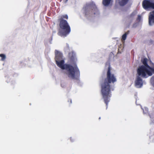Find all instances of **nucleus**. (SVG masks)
<instances>
[{"label":"nucleus","instance_id":"6ab92c4d","mask_svg":"<svg viewBox=\"0 0 154 154\" xmlns=\"http://www.w3.org/2000/svg\"><path fill=\"white\" fill-rule=\"evenodd\" d=\"M99 119H100V117H99Z\"/></svg>","mask_w":154,"mask_h":154},{"label":"nucleus","instance_id":"9b49d317","mask_svg":"<svg viewBox=\"0 0 154 154\" xmlns=\"http://www.w3.org/2000/svg\"><path fill=\"white\" fill-rule=\"evenodd\" d=\"M129 0H118V2L120 5L123 6L126 5Z\"/></svg>","mask_w":154,"mask_h":154},{"label":"nucleus","instance_id":"0eeeda50","mask_svg":"<svg viewBox=\"0 0 154 154\" xmlns=\"http://www.w3.org/2000/svg\"><path fill=\"white\" fill-rule=\"evenodd\" d=\"M55 60L56 62L62 60L63 55L61 53L57 50H56L55 51Z\"/></svg>","mask_w":154,"mask_h":154},{"label":"nucleus","instance_id":"f03ea898","mask_svg":"<svg viewBox=\"0 0 154 154\" xmlns=\"http://www.w3.org/2000/svg\"><path fill=\"white\" fill-rule=\"evenodd\" d=\"M111 68L109 65L107 72L106 77L101 84V93L106 108L112 96L111 91L114 90L111 84H113L116 81L115 76L114 74L111 73Z\"/></svg>","mask_w":154,"mask_h":154},{"label":"nucleus","instance_id":"9d476101","mask_svg":"<svg viewBox=\"0 0 154 154\" xmlns=\"http://www.w3.org/2000/svg\"><path fill=\"white\" fill-rule=\"evenodd\" d=\"M149 23L150 26L154 24V13L152 11L150 13L149 17Z\"/></svg>","mask_w":154,"mask_h":154},{"label":"nucleus","instance_id":"dca6fc26","mask_svg":"<svg viewBox=\"0 0 154 154\" xmlns=\"http://www.w3.org/2000/svg\"><path fill=\"white\" fill-rule=\"evenodd\" d=\"M70 140H71V141L72 142H73V139H72V137H71L70 138Z\"/></svg>","mask_w":154,"mask_h":154},{"label":"nucleus","instance_id":"20e7f679","mask_svg":"<svg viewBox=\"0 0 154 154\" xmlns=\"http://www.w3.org/2000/svg\"><path fill=\"white\" fill-rule=\"evenodd\" d=\"M83 9L85 15H95L98 13V10L95 4L92 2L86 3L83 7Z\"/></svg>","mask_w":154,"mask_h":154},{"label":"nucleus","instance_id":"6e6552de","mask_svg":"<svg viewBox=\"0 0 154 154\" xmlns=\"http://www.w3.org/2000/svg\"><path fill=\"white\" fill-rule=\"evenodd\" d=\"M141 62L143 64V66L146 67L148 68L154 72V64L153 63V65L152 67L149 66L147 64V59L146 58H144L143 60H141Z\"/></svg>","mask_w":154,"mask_h":154},{"label":"nucleus","instance_id":"f8f14e48","mask_svg":"<svg viewBox=\"0 0 154 154\" xmlns=\"http://www.w3.org/2000/svg\"><path fill=\"white\" fill-rule=\"evenodd\" d=\"M111 0H103V4L105 6H107L110 4Z\"/></svg>","mask_w":154,"mask_h":154},{"label":"nucleus","instance_id":"7ed1b4c3","mask_svg":"<svg viewBox=\"0 0 154 154\" xmlns=\"http://www.w3.org/2000/svg\"><path fill=\"white\" fill-rule=\"evenodd\" d=\"M68 15L65 14L61 15L58 19V21L60 22L59 26L60 28L64 30V31H60L58 32V34L59 35L61 36H66L70 32L71 29L69 26L67 21L64 19H68Z\"/></svg>","mask_w":154,"mask_h":154},{"label":"nucleus","instance_id":"a211bd4d","mask_svg":"<svg viewBox=\"0 0 154 154\" xmlns=\"http://www.w3.org/2000/svg\"><path fill=\"white\" fill-rule=\"evenodd\" d=\"M152 13H154V10L152 11Z\"/></svg>","mask_w":154,"mask_h":154},{"label":"nucleus","instance_id":"ddd939ff","mask_svg":"<svg viewBox=\"0 0 154 154\" xmlns=\"http://www.w3.org/2000/svg\"><path fill=\"white\" fill-rule=\"evenodd\" d=\"M0 57H1V60L4 61L6 59V56L5 54H0Z\"/></svg>","mask_w":154,"mask_h":154},{"label":"nucleus","instance_id":"f257e3e1","mask_svg":"<svg viewBox=\"0 0 154 154\" xmlns=\"http://www.w3.org/2000/svg\"><path fill=\"white\" fill-rule=\"evenodd\" d=\"M69 63L74 65V66L70 64H64V61L63 60L56 61V64L57 66L62 69L66 70V74L69 78L78 80L80 76V71L75 63L77 59L75 54L73 51L69 53Z\"/></svg>","mask_w":154,"mask_h":154},{"label":"nucleus","instance_id":"39448f33","mask_svg":"<svg viewBox=\"0 0 154 154\" xmlns=\"http://www.w3.org/2000/svg\"><path fill=\"white\" fill-rule=\"evenodd\" d=\"M138 76L142 78H146L154 74V72L143 65L139 66L137 69Z\"/></svg>","mask_w":154,"mask_h":154},{"label":"nucleus","instance_id":"1a4fd4ad","mask_svg":"<svg viewBox=\"0 0 154 154\" xmlns=\"http://www.w3.org/2000/svg\"><path fill=\"white\" fill-rule=\"evenodd\" d=\"M140 77V76H137L135 81L136 85L139 87H141L143 84L142 79Z\"/></svg>","mask_w":154,"mask_h":154},{"label":"nucleus","instance_id":"2eb2a0df","mask_svg":"<svg viewBox=\"0 0 154 154\" xmlns=\"http://www.w3.org/2000/svg\"><path fill=\"white\" fill-rule=\"evenodd\" d=\"M141 17L140 15H138V17H137V21H140L141 20Z\"/></svg>","mask_w":154,"mask_h":154},{"label":"nucleus","instance_id":"4468645a","mask_svg":"<svg viewBox=\"0 0 154 154\" xmlns=\"http://www.w3.org/2000/svg\"><path fill=\"white\" fill-rule=\"evenodd\" d=\"M127 34L126 33H125L124 34H123L122 36V40L125 41L126 38L127 37Z\"/></svg>","mask_w":154,"mask_h":154},{"label":"nucleus","instance_id":"423d86ee","mask_svg":"<svg viewBox=\"0 0 154 154\" xmlns=\"http://www.w3.org/2000/svg\"><path fill=\"white\" fill-rule=\"evenodd\" d=\"M142 4L143 7L146 10L154 9V0H143Z\"/></svg>","mask_w":154,"mask_h":154},{"label":"nucleus","instance_id":"f3484780","mask_svg":"<svg viewBox=\"0 0 154 154\" xmlns=\"http://www.w3.org/2000/svg\"><path fill=\"white\" fill-rule=\"evenodd\" d=\"M68 102H70V103H72V100L71 99H69L68 101Z\"/></svg>","mask_w":154,"mask_h":154}]
</instances>
